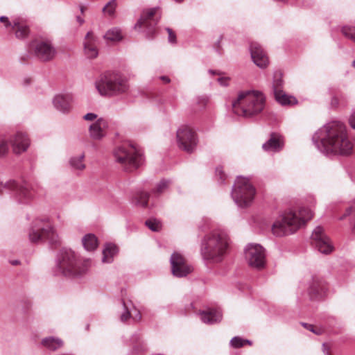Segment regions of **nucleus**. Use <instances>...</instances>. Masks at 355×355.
<instances>
[{"label": "nucleus", "instance_id": "f257e3e1", "mask_svg": "<svg viewBox=\"0 0 355 355\" xmlns=\"http://www.w3.org/2000/svg\"><path fill=\"white\" fill-rule=\"evenodd\" d=\"M312 141L318 150L331 155H350L354 145L349 139L345 124L332 120L315 132Z\"/></svg>", "mask_w": 355, "mask_h": 355}, {"label": "nucleus", "instance_id": "f03ea898", "mask_svg": "<svg viewBox=\"0 0 355 355\" xmlns=\"http://www.w3.org/2000/svg\"><path fill=\"white\" fill-rule=\"evenodd\" d=\"M89 267L88 259H79L71 249L63 248L58 254L53 273L70 278H78L84 275Z\"/></svg>", "mask_w": 355, "mask_h": 355}, {"label": "nucleus", "instance_id": "7ed1b4c3", "mask_svg": "<svg viewBox=\"0 0 355 355\" xmlns=\"http://www.w3.org/2000/svg\"><path fill=\"white\" fill-rule=\"evenodd\" d=\"M230 238L221 230H215L205 236L202 241L201 254L205 260L212 263L222 261L227 253Z\"/></svg>", "mask_w": 355, "mask_h": 355}, {"label": "nucleus", "instance_id": "20e7f679", "mask_svg": "<svg viewBox=\"0 0 355 355\" xmlns=\"http://www.w3.org/2000/svg\"><path fill=\"white\" fill-rule=\"evenodd\" d=\"M313 216L311 211L302 207L299 211H285L272 226V232L276 236H284L297 232Z\"/></svg>", "mask_w": 355, "mask_h": 355}, {"label": "nucleus", "instance_id": "39448f33", "mask_svg": "<svg viewBox=\"0 0 355 355\" xmlns=\"http://www.w3.org/2000/svg\"><path fill=\"white\" fill-rule=\"evenodd\" d=\"M265 97L263 94L254 91L241 92L232 101L233 112L244 117H251L259 114L264 108Z\"/></svg>", "mask_w": 355, "mask_h": 355}, {"label": "nucleus", "instance_id": "423d86ee", "mask_svg": "<svg viewBox=\"0 0 355 355\" xmlns=\"http://www.w3.org/2000/svg\"><path fill=\"white\" fill-rule=\"evenodd\" d=\"M28 238L31 243H35L46 242L51 246H57L60 243V238L53 223L47 216L38 217L32 222Z\"/></svg>", "mask_w": 355, "mask_h": 355}, {"label": "nucleus", "instance_id": "0eeeda50", "mask_svg": "<svg viewBox=\"0 0 355 355\" xmlns=\"http://www.w3.org/2000/svg\"><path fill=\"white\" fill-rule=\"evenodd\" d=\"M4 189L10 191L14 200L21 205L31 203L37 193V186L26 182L10 180L5 184L0 182V193Z\"/></svg>", "mask_w": 355, "mask_h": 355}, {"label": "nucleus", "instance_id": "6e6552de", "mask_svg": "<svg viewBox=\"0 0 355 355\" xmlns=\"http://www.w3.org/2000/svg\"><path fill=\"white\" fill-rule=\"evenodd\" d=\"M101 95H114L125 92L128 85L125 78L118 72H106L96 82Z\"/></svg>", "mask_w": 355, "mask_h": 355}, {"label": "nucleus", "instance_id": "1a4fd4ad", "mask_svg": "<svg viewBox=\"0 0 355 355\" xmlns=\"http://www.w3.org/2000/svg\"><path fill=\"white\" fill-rule=\"evenodd\" d=\"M255 193V188L248 178L238 177L232 187L231 196L239 207H247L252 204Z\"/></svg>", "mask_w": 355, "mask_h": 355}, {"label": "nucleus", "instance_id": "9d476101", "mask_svg": "<svg viewBox=\"0 0 355 355\" xmlns=\"http://www.w3.org/2000/svg\"><path fill=\"white\" fill-rule=\"evenodd\" d=\"M158 11L159 8L157 7L144 9L134 28L137 31H141L145 33L146 37L153 38L156 35L157 25L161 17Z\"/></svg>", "mask_w": 355, "mask_h": 355}, {"label": "nucleus", "instance_id": "9b49d317", "mask_svg": "<svg viewBox=\"0 0 355 355\" xmlns=\"http://www.w3.org/2000/svg\"><path fill=\"white\" fill-rule=\"evenodd\" d=\"M29 53L42 62L52 60L57 51L51 41L47 39L35 40L28 46Z\"/></svg>", "mask_w": 355, "mask_h": 355}, {"label": "nucleus", "instance_id": "f8f14e48", "mask_svg": "<svg viewBox=\"0 0 355 355\" xmlns=\"http://www.w3.org/2000/svg\"><path fill=\"white\" fill-rule=\"evenodd\" d=\"M177 144L187 153H193L197 148L198 139L196 132L189 126L182 125L176 131Z\"/></svg>", "mask_w": 355, "mask_h": 355}, {"label": "nucleus", "instance_id": "ddd939ff", "mask_svg": "<svg viewBox=\"0 0 355 355\" xmlns=\"http://www.w3.org/2000/svg\"><path fill=\"white\" fill-rule=\"evenodd\" d=\"M245 257L250 266L262 269L266 264L265 249L259 244L250 243L245 248Z\"/></svg>", "mask_w": 355, "mask_h": 355}, {"label": "nucleus", "instance_id": "4468645a", "mask_svg": "<svg viewBox=\"0 0 355 355\" xmlns=\"http://www.w3.org/2000/svg\"><path fill=\"white\" fill-rule=\"evenodd\" d=\"M311 242L313 245L322 254H328L334 250L329 237L324 234L323 228L320 226L316 227L313 231Z\"/></svg>", "mask_w": 355, "mask_h": 355}, {"label": "nucleus", "instance_id": "2eb2a0df", "mask_svg": "<svg viewBox=\"0 0 355 355\" xmlns=\"http://www.w3.org/2000/svg\"><path fill=\"white\" fill-rule=\"evenodd\" d=\"M172 274L178 277H183L189 274L192 268L188 265L184 257L179 252H174L170 259Z\"/></svg>", "mask_w": 355, "mask_h": 355}, {"label": "nucleus", "instance_id": "dca6fc26", "mask_svg": "<svg viewBox=\"0 0 355 355\" xmlns=\"http://www.w3.org/2000/svg\"><path fill=\"white\" fill-rule=\"evenodd\" d=\"M250 51L252 60L257 67L263 69L268 65V58L259 44L252 42L250 46Z\"/></svg>", "mask_w": 355, "mask_h": 355}, {"label": "nucleus", "instance_id": "f3484780", "mask_svg": "<svg viewBox=\"0 0 355 355\" xmlns=\"http://www.w3.org/2000/svg\"><path fill=\"white\" fill-rule=\"evenodd\" d=\"M327 290L325 282L322 278L315 277L309 284L308 293L311 300H318L325 295Z\"/></svg>", "mask_w": 355, "mask_h": 355}, {"label": "nucleus", "instance_id": "a211bd4d", "mask_svg": "<svg viewBox=\"0 0 355 355\" xmlns=\"http://www.w3.org/2000/svg\"><path fill=\"white\" fill-rule=\"evenodd\" d=\"M109 128V121L106 119L99 118L89 125V133L94 140H101L106 135L105 130Z\"/></svg>", "mask_w": 355, "mask_h": 355}, {"label": "nucleus", "instance_id": "6ab92c4d", "mask_svg": "<svg viewBox=\"0 0 355 355\" xmlns=\"http://www.w3.org/2000/svg\"><path fill=\"white\" fill-rule=\"evenodd\" d=\"M13 152L15 154H21L25 153L30 146V139L26 133L23 132H17L11 138Z\"/></svg>", "mask_w": 355, "mask_h": 355}, {"label": "nucleus", "instance_id": "aec40b11", "mask_svg": "<svg viewBox=\"0 0 355 355\" xmlns=\"http://www.w3.org/2000/svg\"><path fill=\"white\" fill-rule=\"evenodd\" d=\"M84 53L87 58L94 59L98 55V38L92 31L87 33L84 39Z\"/></svg>", "mask_w": 355, "mask_h": 355}, {"label": "nucleus", "instance_id": "412c9836", "mask_svg": "<svg viewBox=\"0 0 355 355\" xmlns=\"http://www.w3.org/2000/svg\"><path fill=\"white\" fill-rule=\"evenodd\" d=\"M116 163L126 171H133L138 168L144 162L142 157H116Z\"/></svg>", "mask_w": 355, "mask_h": 355}, {"label": "nucleus", "instance_id": "4be33fe9", "mask_svg": "<svg viewBox=\"0 0 355 355\" xmlns=\"http://www.w3.org/2000/svg\"><path fill=\"white\" fill-rule=\"evenodd\" d=\"M72 99L70 94H58L53 98V104L58 111L68 113L71 108Z\"/></svg>", "mask_w": 355, "mask_h": 355}, {"label": "nucleus", "instance_id": "5701e85b", "mask_svg": "<svg viewBox=\"0 0 355 355\" xmlns=\"http://www.w3.org/2000/svg\"><path fill=\"white\" fill-rule=\"evenodd\" d=\"M143 148L135 143L125 142L119 146L114 155H143Z\"/></svg>", "mask_w": 355, "mask_h": 355}, {"label": "nucleus", "instance_id": "b1692460", "mask_svg": "<svg viewBox=\"0 0 355 355\" xmlns=\"http://www.w3.org/2000/svg\"><path fill=\"white\" fill-rule=\"evenodd\" d=\"M284 146V141L280 135L272 133L270 139L263 144V149L268 153H278Z\"/></svg>", "mask_w": 355, "mask_h": 355}, {"label": "nucleus", "instance_id": "393cba45", "mask_svg": "<svg viewBox=\"0 0 355 355\" xmlns=\"http://www.w3.org/2000/svg\"><path fill=\"white\" fill-rule=\"evenodd\" d=\"M200 319L204 323L212 324L221 320L222 313L218 309L203 311L200 313Z\"/></svg>", "mask_w": 355, "mask_h": 355}, {"label": "nucleus", "instance_id": "a878e982", "mask_svg": "<svg viewBox=\"0 0 355 355\" xmlns=\"http://www.w3.org/2000/svg\"><path fill=\"white\" fill-rule=\"evenodd\" d=\"M118 248L116 245L107 243L103 250L102 261L105 263H110L113 261L114 257L117 254Z\"/></svg>", "mask_w": 355, "mask_h": 355}, {"label": "nucleus", "instance_id": "bb28decb", "mask_svg": "<svg viewBox=\"0 0 355 355\" xmlns=\"http://www.w3.org/2000/svg\"><path fill=\"white\" fill-rule=\"evenodd\" d=\"M10 31L15 33L16 37L18 39H24L29 33L28 27L17 19L13 21V25H12Z\"/></svg>", "mask_w": 355, "mask_h": 355}, {"label": "nucleus", "instance_id": "cd10ccee", "mask_svg": "<svg viewBox=\"0 0 355 355\" xmlns=\"http://www.w3.org/2000/svg\"><path fill=\"white\" fill-rule=\"evenodd\" d=\"M41 343L45 348L55 351L62 346L63 341L59 338L49 336L43 338Z\"/></svg>", "mask_w": 355, "mask_h": 355}, {"label": "nucleus", "instance_id": "c85d7f7f", "mask_svg": "<svg viewBox=\"0 0 355 355\" xmlns=\"http://www.w3.org/2000/svg\"><path fill=\"white\" fill-rule=\"evenodd\" d=\"M347 218L349 219L352 230L355 232V200L345 209V213L338 217V220H343Z\"/></svg>", "mask_w": 355, "mask_h": 355}, {"label": "nucleus", "instance_id": "c756f323", "mask_svg": "<svg viewBox=\"0 0 355 355\" xmlns=\"http://www.w3.org/2000/svg\"><path fill=\"white\" fill-rule=\"evenodd\" d=\"M274 96L277 103L282 105H288L297 103V100L295 97L286 94L282 89L277 90L274 93Z\"/></svg>", "mask_w": 355, "mask_h": 355}, {"label": "nucleus", "instance_id": "7c9ffc66", "mask_svg": "<svg viewBox=\"0 0 355 355\" xmlns=\"http://www.w3.org/2000/svg\"><path fill=\"white\" fill-rule=\"evenodd\" d=\"M117 7V0H110L102 8L103 16L110 19L115 18Z\"/></svg>", "mask_w": 355, "mask_h": 355}, {"label": "nucleus", "instance_id": "2f4dec72", "mask_svg": "<svg viewBox=\"0 0 355 355\" xmlns=\"http://www.w3.org/2000/svg\"><path fill=\"white\" fill-rule=\"evenodd\" d=\"M82 243L87 251H93L98 246L97 238L93 234H87L84 236L82 239Z\"/></svg>", "mask_w": 355, "mask_h": 355}, {"label": "nucleus", "instance_id": "473e14b6", "mask_svg": "<svg viewBox=\"0 0 355 355\" xmlns=\"http://www.w3.org/2000/svg\"><path fill=\"white\" fill-rule=\"evenodd\" d=\"M150 194L148 192L139 191L132 198V203L137 207H147Z\"/></svg>", "mask_w": 355, "mask_h": 355}, {"label": "nucleus", "instance_id": "72a5a7b5", "mask_svg": "<svg viewBox=\"0 0 355 355\" xmlns=\"http://www.w3.org/2000/svg\"><path fill=\"white\" fill-rule=\"evenodd\" d=\"M104 38L111 42H119L123 39L121 31L118 27L112 28L105 33Z\"/></svg>", "mask_w": 355, "mask_h": 355}, {"label": "nucleus", "instance_id": "f704fd0d", "mask_svg": "<svg viewBox=\"0 0 355 355\" xmlns=\"http://www.w3.org/2000/svg\"><path fill=\"white\" fill-rule=\"evenodd\" d=\"M171 184V181L170 180L163 179L157 184L155 187L152 190V193L156 196H158L166 191Z\"/></svg>", "mask_w": 355, "mask_h": 355}, {"label": "nucleus", "instance_id": "c9c22d12", "mask_svg": "<svg viewBox=\"0 0 355 355\" xmlns=\"http://www.w3.org/2000/svg\"><path fill=\"white\" fill-rule=\"evenodd\" d=\"M284 81L282 79V73L281 71H275L273 76L272 90L273 93L277 90H282L283 87Z\"/></svg>", "mask_w": 355, "mask_h": 355}, {"label": "nucleus", "instance_id": "e433bc0d", "mask_svg": "<svg viewBox=\"0 0 355 355\" xmlns=\"http://www.w3.org/2000/svg\"><path fill=\"white\" fill-rule=\"evenodd\" d=\"M84 157H71L69 160L70 166L75 170H81L85 167Z\"/></svg>", "mask_w": 355, "mask_h": 355}, {"label": "nucleus", "instance_id": "4c0bfd02", "mask_svg": "<svg viewBox=\"0 0 355 355\" xmlns=\"http://www.w3.org/2000/svg\"><path fill=\"white\" fill-rule=\"evenodd\" d=\"M341 32L345 37L355 42V26L349 25L343 26Z\"/></svg>", "mask_w": 355, "mask_h": 355}, {"label": "nucleus", "instance_id": "58836bf2", "mask_svg": "<svg viewBox=\"0 0 355 355\" xmlns=\"http://www.w3.org/2000/svg\"><path fill=\"white\" fill-rule=\"evenodd\" d=\"M146 225L152 231L157 232L161 229L162 224L157 219H149L146 221Z\"/></svg>", "mask_w": 355, "mask_h": 355}, {"label": "nucleus", "instance_id": "ea45409f", "mask_svg": "<svg viewBox=\"0 0 355 355\" xmlns=\"http://www.w3.org/2000/svg\"><path fill=\"white\" fill-rule=\"evenodd\" d=\"M122 306L123 311L120 315V320L125 322L131 318V313L124 301H122Z\"/></svg>", "mask_w": 355, "mask_h": 355}, {"label": "nucleus", "instance_id": "a19ab883", "mask_svg": "<svg viewBox=\"0 0 355 355\" xmlns=\"http://www.w3.org/2000/svg\"><path fill=\"white\" fill-rule=\"evenodd\" d=\"M10 148L7 140L0 138V155H4L8 153Z\"/></svg>", "mask_w": 355, "mask_h": 355}, {"label": "nucleus", "instance_id": "79ce46f5", "mask_svg": "<svg viewBox=\"0 0 355 355\" xmlns=\"http://www.w3.org/2000/svg\"><path fill=\"white\" fill-rule=\"evenodd\" d=\"M230 345L234 348L241 347L244 345V339L239 336H235L231 339Z\"/></svg>", "mask_w": 355, "mask_h": 355}, {"label": "nucleus", "instance_id": "37998d69", "mask_svg": "<svg viewBox=\"0 0 355 355\" xmlns=\"http://www.w3.org/2000/svg\"><path fill=\"white\" fill-rule=\"evenodd\" d=\"M216 175L217 177H219V182L220 184H223L226 175L223 173V168L221 166H218L216 169Z\"/></svg>", "mask_w": 355, "mask_h": 355}, {"label": "nucleus", "instance_id": "c03bdc74", "mask_svg": "<svg viewBox=\"0 0 355 355\" xmlns=\"http://www.w3.org/2000/svg\"><path fill=\"white\" fill-rule=\"evenodd\" d=\"M302 325L306 328V329L309 330L310 331L317 334L320 335L322 333V330L320 329H315L314 326L308 323L302 322Z\"/></svg>", "mask_w": 355, "mask_h": 355}, {"label": "nucleus", "instance_id": "a18cd8bd", "mask_svg": "<svg viewBox=\"0 0 355 355\" xmlns=\"http://www.w3.org/2000/svg\"><path fill=\"white\" fill-rule=\"evenodd\" d=\"M0 21L3 24L4 26L10 31L12 28V25H13V21H10L8 19V17L6 16H1L0 17Z\"/></svg>", "mask_w": 355, "mask_h": 355}, {"label": "nucleus", "instance_id": "49530a36", "mask_svg": "<svg viewBox=\"0 0 355 355\" xmlns=\"http://www.w3.org/2000/svg\"><path fill=\"white\" fill-rule=\"evenodd\" d=\"M166 31H167V33L168 34V42L171 44H175L177 42L175 33L170 28H166Z\"/></svg>", "mask_w": 355, "mask_h": 355}, {"label": "nucleus", "instance_id": "de8ad7c7", "mask_svg": "<svg viewBox=\"0 0 355 355\" xmlns=\"http://www.w3.org/2000/svg\"><path fill=\"white\" fill-rule=\"evenodd\" d=\"M218 83L223 87H227L230 85V77H219L217 79Z\"/></svg>", "mask_w": 355, "mask_h": 355}, {"label": "nucleus", "instance_id": "09e8293b", "mask_svg": "<svg viewBox=\"0 0 355 355\" xmlns=\"http://www.w3.org/2000/svg\"><path fill=\"white\" fill-rule=\"evenodd\" d=\"M208 99L206 96H198L196 98V103L199 105L200 108H203L205 107Z\"/></svg>", "mask_w": 355, "mask_h": 355}, {"label": "nucleus", "instance_id": "8fccbe9b", "mask_svg": "<svg viewBox=\"0 0 355 355\" xmlns=\"http://www.w3.org/2000/svg\"><path fill=\"white\" fill-rule=\"evenodd\" d=\"M83 119L85 121H93L97 119V114L89 112L83 116Z\"/></svg>", "mask_w": 355, "mask_h": 355}, {"label": "nucleus", "instance_id": "3c124183", "mask_svg": "<svg viewBox=\"0 0 355 355\" xmlns=\"http://www.w3.org/2000/svg\"><path fill=\"white\" fill-rule=\"evenodd\" d=\"M349 123L350 124V126L353 128V129H355V112H354L349 119Z\"/></svg>", "mask_w": 355, "mask_h": 355}, {"label": "nucleus", "instance_id": "603ef678", "mask_svg": "<svg viewBox=\"0 0 355 355\" xmlns=\"http://www.w3.org/2000/svg\"><path fill=\"white\" fill-rule=\"evenodd\" d=\"M132 340L135 343H139L141 340V336L139 334H136L132 336Z\"/></svg>", "mask_w": 355, "mask_h": 355}, {"label": "nucleus", "instance_id": "864d4df0", "mask_svg": "<svg viewBox=\"0 0 355 355\" xmlns=\"http://www.w3.org/2000/svg\"><path fill=\"white\" fill-rule=\"evenodd\" d=\"M76 21L78 23L80 26L83 25L85 23V19L80 15H77L76 17Z\"/></svg>", "mask_w": 355, "mask_h": 355}, {"label": "nucleus", "instance_id": "5fc2aeb1", "mask_svg": "<svg viewBox=\"0 0 355 355\" xmlns=\"http://www.w3.org/2000/svg\"><path fill=\"white\" fill-rule=\"evenodd\" d=\"M133 319L135 321H140L141 320V314L140 311H137V313L133 317Z\"/></svg>", "mask_w": 355, "mask_h": 355}, {"label": "nucleus", "instance_id": "6e6d98bb", "mask_svg": "<svg viewBox=\"0 0 355 355\" xmlns=\"http://www.w3.org/2000/svg\"><path fill=\"white\" fill-rule=\"evenodd\" d=\"M208 73L211 75H221L222 74V72H220L219 71L213 70V69H209L208 71Z\"/></svg>", "mask_w": 355, "mask_h": 355}, {"label": "nucleus", "instance_id": "4d7b16f0", "mask_svg": "<svg viewBox=\"0 0 355 355\" xmlns=\"http://www.w3.org/2000/svg\"><path fill=\"white\" fill-rule=\"evenodd\" d=\"M159 78L163 80L165 83H169L171 82V79L166 76H162Z\"/></svg>", "mask_w": 355, "mask_h": 355}, {"label": "nucleus", "instance_id": "13d9d810", "mask_svg": "<svg viewBox=\"0 0 355 355\" xmlns=\"http://www.w3.org/2000/svg\"><path fill=\"white\" fill-rule=\"evenodd\" d=\"M10 264L12 266H17L20 263V261L19 260H11L10 261Z\"/></svg>", "mask_w": 355, "mask_h": 355}, {"label": "nucleus", "instance_id": "bf43d9fd", "mask_svg": "<svg viewBox=\"0 0 355 355\" xmlns=\"http://www.w3.org/2000/svg\"><path fill=\"white\" fill-rule=\"evenodd\" d=\"M221 37L218 40V41L216 42L215 45L217 49V51H219L220 49V42Z\"/></svg>", "mask_w": 355, "mask_h": 355}, {"label": "nucleus", "instance_id": "052dcab7", "mask_svg": "<svg viewBox=\"0 0 355 355\" xmlns=\"http://www.w3.org/2000/svg\"><path fill=\"white\" fill-rule=\"evenodd\" d=\"M338 103V101L336 97H334L331 100V104L337 105Z\"/></svg>", "mask_w": 355, "mask_h": 355}, {"label": "nucleus", "instance_id": "680f3d73", "mask_svg": "<svg viewBox=\"0 0 355 355\" xmlns=\"http://www.w3.org/2000/svg\"><path fill=\"white\" fill-rule=\"evenodd\" d=\"M80 10L81 14H83V13H84V12H85V8H84V6H80Z\"/></svg>", "mask_w": 355, "mask_h": 355}, {"label": "nucleus", "instance_id": "e2e57ef3", "mask_svg": "<svg viewBox=\"0 0 355 355\" xmlns=\"http://www.w3.org/2000/svg\"><path fill=\"white\" fill-rule=\"evenodd\" d=\"M245 343H248V344H249V345H252V342H251L250 340H247V339H244V345H245Z\"/></svg>", "mask_w": 355, "mask_h": 355}, {"label": "nucleus", "instance_id": "0e129e2a", "mask_svg": "<svg viewBox=\"0 0 355 355\" xmlns=\"http://www.w3.org/2000/svg\"><path fill=\"white\" fill-rule=\"evenodd\" d=\"M327 345L325 343H323L322 347H323V351L324 352L327 349Z\"/></svg>", "mask_w": 355, "mask_h": 355}, {"label": "nucleus", "instance_id": "69168bd1", "mask_svg": "<svg viewBox=\"0 0 355 355\" xmlns=\"http://www.w3.org/2000/svg\"><path fill=\"white\" fill-rule=\"evenodd\" d=\"M30 82H31V80H30V79H26V80H24V83H25V84H26V85L29 84V83H30Z\"/></svg>", "mask_w": 355, "mask_h": 355}, {"label": "nucleus", "instance_id": "338daca9", "mask_svg": "<svg viewBox=\"0 0 355 355\" xmlns=\"http://www.w3.org/2000/svg\"><path fill=\"white\" fill-rule=\"evenodd\" d=\"M175 2L181 3L183 1V0H174Z\"/></svg>", "mask_w": 355, "mask_h": 355}, {"label": "nucleus", "instance_id": "774afa93", "mask_svg": "<svg viewBox=\"0 0 355 355\" xmlns=\"http://www.w3.org/2000/svg\"><path fill=\"white\" fill-rule=\"evenodd\" d=\"M352 66L355 68V60L352 62Z\"/></svg>", "mask_w": 355, "mask_h": 355}]
</instances>
